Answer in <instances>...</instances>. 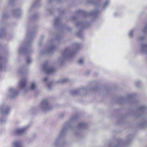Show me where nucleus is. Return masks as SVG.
I'll use <instances>...</instances> for the list:
<instances>
[{"label":"nucleus","mask_w":147,"mask_h":147,"mask_svg":"<svg viewBox=\"0 0 147 147\" xmlns=\"http://www.w3.org/2000/svg\"><path fill=\"white\" fill-rule=\"evenodd\" d=\"M31 61V60L30 59H27V62L28 63H29V62H30Z\"/></svg>","instance_id":"f3484780"},{"label":"nucleus","mask_w":147,"mask_h":147,"mask_svg":"<svg viewBox=\"0 0 147 147\" xmlns=\"http://www.w3.org/2000/svg\"><path fill=\"white\" fill-rule=\"evenodd\" d=\"M99 12L98 10L92 11V20L94 18H96L98 16Z\"/></svg>","instance_id":"7ed1b4c3"},{"label":"nucleus","mask_w":147,"mask_h":147,"mask_svg":"<svg viewBox=\"0 0 147 147\" xmlns=\"http://www.w3.org/2000/svg\"><path fill=\"white\" fill-rule=\"evenodd\" d=\"M48 80V78L47 77L45 78H44L43 80L45 82H46Z\"/></svg>","instance_id":"2eb2a0df"},{"label":"nucleus","mask_w":147,"mask_h":147,"mask_svg":"<svg viewBox=\"0 0 147 147\" xmlns=\"http://www.w3.org/2000/svg\"><path fill=\"white\" fill-rule=\"evenodd\" d=\"M128 99H130V100L132 101L133 103L132 104V105H137V102L136 101L132 99V96L131 95H129L128 96Z\"/></svg>","instance_id":"39448f33"},{"label":"nucleus","mask_w":147,"mask_h":147,"mask_svg":"<svg viewBox=\"0 0 147 147\" xmlns=\"http://www.w3.org/2000/svg\"><path fill=\"white\" fill-rule=\"evenodd\" d=\"M134 32V30H131L129 31V36L131 37L132 36V34Z\"/></svg>","instance_id":"9b49d317"},{"label":"nucleus","mask_w":147,"mask_h":147,"mask_svg":"<svg viewBox=\"0 0 147 147\" xmlns=\"http://www.w3.org/2000/svg\"><path fill=\"white\" fill-rule=\"evenodd\" d=\"M122 143L123 141L121 140L119 141L117 145L113 147H122Z\"/></svg>","instance_id":"0eeeda50"},{"label":"nucleus","mask_w":147,"mask_h":147,"mask_svg":"<svg viewBox=\"0 0 147 147\" xmlns=\"http://www.w3.org/2000/svg\"><path fill=\"white\" fill-rule=\"evenodd\" d=\"M94 90V89H93L92 88V90Z\"/></svg>","instance_id":"5701e85b"},{"label":"nucleus","mask_w":147,"mask_h":147,"mask_svg":"<svg viewBox=\"0 0 147 147\" xmlns=\"http://www.w3.org/2000/svg\"><path fill=\"white\" fill-rule=\"evenodd\" d=\"M14 145L16 147H21V144L19 142H16L14 143Z\"/></svg>","instance_id":"6e6552de"},{"label":"nucleus","mask_w":147,"mask_h":147,"mask_svg":"<svg viewBox=\"0 0 147 147\" xmlns=\"http://www.w3.org/2000/svg\"><path fill=\"white\" fill-rule=\"evenodd\" d=\"M48 87L49 88H50V86H49V84L48 85Z\"/></svg>","instance_id":"412c9836"},{"label":"nucleus","mask_w":147,"mask_h":147,"mask_svg":"<svg viewBox=\"0 0 147 147\" xmlns=\"http://www.w3.org/2000/svg\"><path fill=\"white\" fill-rule=\"evenodd\" d=\"M66 81V80H63V82H65V81Z\"/></svg>","instance_id":"4be33fe9"},{"label":"nucleus","mask_w":147,"mask_h":147,"mask_svg":"<svg viewBox=\"0 0 147 147\" xmlns=\"http://www.w3.org/2000/svg\"><path fill=\"white\" fill-rule=\"evenodd\" d=\"M83 60L82 59H80L79 61V62L80 64L82 63H83Z\"/></svg>","instance_id":"4468645a"},{"label":"nucleus","mask_w":147,"mask_h":147,"mask_svg":"<svg viewBox=\"0 0 147 147\" xmlns=\"http://www.w3.org/2000/svg\"><path fill=\"white\" fill-rule=\"evenodd\" d=\"M36 87V85L35 83H33L32 84L30 87V88L31 89H34Z\"/></svg>","instance_id":"9d476101"},{"label":"nucleus","mask_w":147,"mask_h":147,"mask_svg":"<svg viewBox=\"0 0 147 147\" xmlns=\"http://www.w3.org/2000/svg\"><path fill=\"white\" fill-rule=\"evenodd\" d=\"M55 69L54 68H49L47 70V74H54V73Z\"/></svg>","instance_id":"20e7f679"},{"label":"nucleus","mask_w":147,"mask_h":147,"mask_svg":"<svg viewBox=\"0 0 147 147\" xmlns=\"http://www.w3.org/2000/svg\"><path fill=\"white\" fill-rule=\"evenodd\" d=\"M147 49V45H144L142 47V50L144 51L145 49Z\"/></svg>","instance_id":"f8f14e48"},{"label":"nucleus","mask_w":147,"mask_h":147,"mask_svg":"<svg viewBox=\"0 0 147 147\" xmlns=\"http://www.w3.org/2000/svg\"><path fill=\"white\" fill-rule=\"evenodd\" d=\"M146 109V107L145 106H141L138 108L136 114L137 117L143 120V122L140 125V127L142 128H145L147 126Z\"/></svg>","instance_id":"f257e3e1"},{"label":"nucleus","mask_w":147,"mask_h":147,"mask_svg":"<svg viewBox=\"0 0 147 147\" xmlns=\"http://www.w3.org/2000/svg\"><path fill=\"white\" fill-rule=\"evenodd\" d=\"M92 5H93V6H94V7H95L96 6V5H95L94 4V3H93L92 2Z\"/></svg>","instance_id":"aec40b11"},{"label":"nucleus","mask_w":147,"mask_h":147,"mask_svg":"<svg viewBox=\"0 0 147 147\" xmlns=\"http://www.w3.org/2000/svg\"><path fill=\"white\" fill-rule=\"evenodd\" d=\"M109 3V1H105V3L104 5L102 6V7L103 8H105L106 7H107Z\"/></svg>","instance_id":"1a4fd4ad"},{"label":"nucleus","mask_w":147,"mask_h":147,"mask_svg":"<svg viewBox=\"0 0 147 147\" xmlns=\"http://www.w3.org/2000/svg\"><path fill=\"white\" fill-rule=\"evenodd\" d=\"M47 103V101H43L42 102V103L44 104V103Z\"/></svg>","instance_id":"6ab92c4d"},{"label":"nucleus","mask_w":147,"mask_h":147,"mask_svg":"<svg viewBox=\"0 0 147 147\" xmlns=\"http://www.w3.org/2000/svg\"><path fill=\"white\" fill-rule=\"evenodd\" d=\"M26 84V79L24 78L22 79L20 82V86L22 88L24 87Z\"/></svg>","instance_id":"f03ea898"},{"label":"nucleus","mask_w":147,"mask_h":147,"mask_svg":"<svg viewBox=\"0 0 147 147\" xmlns=\"http://www.w3.org/2000/svg\"><path fill=\"white\" fill-rule=\"evenodd\" d=\"M85 124L84 123H81L79 124L78 126L79 127H82L85 126Z\"/></svg>","instance_id":"ddd939ff"},{"label":"nucleus","mask_w":147,"mask_h":147,"mask_svg":"<svg viewBox=\"0 0 147 147\" xmlns=\"http://www.w3.org/2000/svg\"><path fill=\"white\" fill-rule=\"evenodd\" d=\"M25 129H18L16 131V132L18 134H20L23 133L25 130Z\"/></svg>","instance_id":"423d86ee"},{"label":"nucleus","mask_w":147,"mask_h":147,"mask_svg":"<svg viewBox=\"0 0 147 147\" xmlns=\"http://www.w3.org/2000/svg\"><path fill=\"white\" fill-rule=\"evenodd\" d=\"M119 100L121 101H124L125 100V99L123 98H121L119 99Z\"/></svg>","instance_id":"dca6fc26"},{"label":"nucleus","mask_w":147,"mask_h":147,"mask_svg":"<svg viewBox=\"0 0 147 147\" xmlns=\"http://www.w3.org/2000/svg\"><path fill=\"white\" fill-rule=\"evenodd\" d=\"M146 30H147V26L145 27L144 29V30H143V31L145 32Z\"/></svg>","instance_id":"a211bd4d"}]
</instances>
